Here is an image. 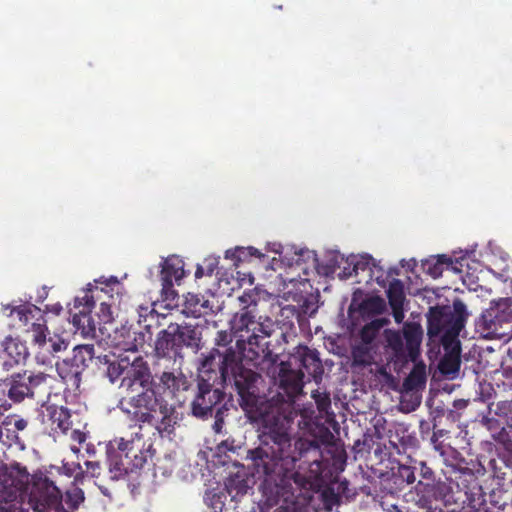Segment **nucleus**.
<instances>
[{
  "mask_svg": "<svg viewBox=\"0 0 512 512\" xmlns=\"http://www.w3.org/2000/svg\"><path fill=\"white\" fill-rule=\"evenodd\" d=\"M114 345L119 348V353H114L112 358L104 356L105 374L111 383L120 381L119 407L136 421L152 423L163 401L150 388L152 376L148 363L138 353L135 344L114 342Z\"/></svg>",
  "mask_w": 512,
  "mask_h": 512,
  "instance_id": "obj_1",
  "label": "nucleus"
},
{
  "mask_svg": "<svg viewBox=\"0 0 512 512\" xmlns=\"http://www.w3.org/2000/svg\"><path fill=\"white\" fill-rule=\"evenodd\" d=\"M290 426L280 417L266 416L260 445L248 451L256 474L269 477L277 472L280 461H297V456L291 453Z\"/></svg>",
  "mask_w": 512,
  "mask_h": 512,
  "instance_id": "obj_2",
  "label": "nucleus"
},
{
  "mask_svg": "<svg viewBox=\"0 0 512 512\" xmlns=\"http://www.w3.org/2000/svg\"><path fill=\"white\" fill-rule=\"evenodd\" d=\"M467 317L466 305L460 299H455L452 307H430L427 313L428 335L430 337L440 336L443 345L446 346L448 342L457 339L465 326Z\"/></svg>",
  "mask_w": 512,
  "mask_h": 512,
  "instance_id": "obj_3",
  "label": "nucleus"
},
{
  "mask_svg": "<svg viewBox=\"0 0 512 512\" xmlns=\"http://www.w3.org/2000/svg\"><path fill=\"white\" fill-rule=\"evenodd\" d=\"M142 448L140 437L111 440L107 449L111 478L119 479L129 472L141 468L146 462V455Z\"/></svg>",
  "mask_w": 512,
  "mask_h": 512,
  "instance_id": "obj_4",
  "label": "nucleus"
},
{
  "mask_svg": "<svg viewBox=\"0 0 512 512\" xmlns=\"http://www.w3.org/2000/svg\"><path fill=\"white\" fill-rule=\"evenodd\" d=\"M291 362L281 363L279 372L280 386L285 390L287 396L278 393L269 400L270 407L273 409L269 417H280L285 423L291 425L295 411V397L303 392L302 370L292 369Z\"/></svg>",
  "mask_w": 512,
  "mask_h": 512,
  "instance_id": "obj_5",
  "label": "nucleus"
},
{
  "mask_svg": "<svg viewBox=\"0 0 512 512\" xmlns=\"http://www.w3.org/2000/svg\"><path fill=\"white\" fill-rule=\"evenodd\" d=\"M486 338L510 339L512 337V306L510 299L492 301L482 313L478 323Z\"/></svg>",
  "mask_w": 512,
  "mask_h": 512,
  "instance_id": "obj_6",
  "label": "nucleus"
},
{
  "mask_svg": "<svg viewBox=\"0 0 512 512\" xmlns=\"http://www.w3.org/2000/svg\"><path fill=\"white\" fill-rule=\"evenodd\" d=\"M28 504L34 512L58 510L62 502L61 491L43 474H33L27 486Z\"/></svg>",
  "mask_w": 512,
  "mask_h": 512,
  "instance_id": "obj_7",
  "label": "nucleus"
},
{
  "mask_svg": "<svg viewBox=\"0 0 512 512\" xmlns=\"http://www.w3.org/2000/svg\"><path fill=\"white\" fill-rule=\"evenodd\" d=\"M259 380V374L246 368L238 370L230 376V379H227L229 382L233 381L236 391L241 398L240 405L248 411H253L254 409L258 410V405L262 404V399L259 396V390L257 388ZM259 414L269 415V412L259 408Z\"/></svg>",
  "mask_w": 512,
  "mask_h": 512,
  "instance_id": "obj_8",
  "label": "nucleus"
},
{
  "mask_svg": "<svg viewBox=\"0 0 512 512\" xmlns=\"http://www.w3.org/2000/svg\"><path fill=\"white\" fill-rule=\"evenodd\" d=\"M31 476L25 467L19 464L4 466L0 469V503H10L17 499L21 491L27 492Z\"/></svg>",
  "mask_w": 512,
  "mask_h": 512,
  "instance_id": "obj_9",
  "label": "nucleus"
},
{
  "mask_svg": "<svg viewBox=\"0 0 512 512\" xmlns=\"http://www.w3.org/2000/svg\"><path fill=\"white\" fill-rule=\"evenodd\" d=\"M223 398L219 389H213L212 385L205 379L198 381V394L191 404L192 414L199 418L212 415L213 407Z\"/></svg>",
  "mask_w": 512,
  "mask_h": 512,
  "instance_id": "obj_10",
  "label": "nucleus"
},
{
  "mask_svg": "<svg viewBox=\"0 0 512 512\" xmlns=\"http://www.w3.org/2000/svg\"><path fill=\"white\" fill-rule=\"evenodd\" d=\"M232 328L236 332L255 333L260 332L264 335H271V321L261 322L256 320V310L243 307L232 319Z\"/></svg>",
  "mask_w": 512,
  "mask_h": 512,
  "instance_id": "obj_11",
  "label": "nucleus"
},
{
  "mask_svg": "<svg viewBox=\"0 0 512 512\" xmlns=\"http://www.w3.org/2000/svg\"><path fill=\"white\" fill-rule=\"evenodd\" d=\"M2 348L0 352V369L8 370L14 365L23 362L28 356L25 344L18 338L6 337L2 342Z\"/></svg>",
  "mask_w": 512,
  "mask_h": 512,
  "instance_id": "obj_12",
  "label": "nucleus"
},
{
  "mask_svg": "<svg viewBox=\"0 0 512 512\" xmlns=\"http://www.w3.org/2000/svg\"><path fill=\"white\" fill-rule=\"evenodd\" d=\"M289 362L303 368L315 379L320 378L323 373L322 364L317 351L309 349L306 346H298Z\"/></svg>",
  "mask_w": 512,
  "mask_h": 512,
  "instance_id": "obj_13",
  "label": "nucleus"
},
{
  "mask_svg": "<svg viewBox=\"0 0 512 512\" xmlns=\"http://www.w3.org/2000/svg\"><path fill=\"white\" fill-rule=\"evenodd\" d=\"M333 267L341 268L344 263H348L349 267L343 266V273L339 274L340 277L348 278L353 274H357L358 270L369 269L373 272V268L381 269L378 267L377 262L370 255H360L358 257L352 256L350 259H345L343 255H335L333 258Z\"/></svg>",
  "mask_w": 512,
  "mask_h": 512,
  "instance_id": "obj_14",
  "label": "nucleus"
},
{
  "mask_svg": "<svg viewBox=\"0 0 512 512\" xmlns=\"http://www.w3.org/2000/svg\"><path fill=\"white\" fill-rule=\"evenodd\" d=\"M464 257H452L445 254L431 256L430 258L423 261V266L427 274L433 278L442 276L444 270H452L454 272H461L462 265L461 260Z\"/></svg>",
  "mask_w": 512,
  "mask_h": 512,
  "instance_id": "obj_15",
  "label": "nucleus"
},
{
  "mask_svg": "<svg viewBox=\"0 0 512 512\" xmlns=\"http://www.w3.org/2000/svg\"><path fill=\"white\" fill-rule=\"evenodd\" d=\"M29 379L30 398L35 399L39 404H44L53 392L56 379L45 373H29Z\"/></svg>",
  "mask_w": 512,
  "mask_h": 512,
  "instance_id": "obj_16",
  "label": "nucleus"
},
{
  "mask_svg": "<svg viewBox=\"0 0 512 512\" xmlns=\"http://www.w3.org/2000/svg\"><path fill=\"white\" fill-rule=\"evenodd\" d=\"M182 260L171 257L164 261L161 270L162 290L168 294L174 283H178L184 276Z\"/></svg>",
  "mask_w": 512,
  "mask_h": 512,
  "instance_id": "obj_17",
  "label": "nucleus"
},
{
  "mask_svg": "<svg viewBox=\"0 0 512 512\" xmlns=\"http://www.w3.org/2000/svg\"><path fill=\"white\" fill-rule=\"evenodd\" d=\"M444 347L447 352L440 361L439 369L442 374L454 378L458 374L461 364L459 341L452 340Z\"/></svg>",
  "mask_w": 512,
  "mask_h": 512,
  "instance_id": "obj_18",
  "label": "nucleus"
},
{
  "mask_svg": "<svg viewBox=\"0 0 512 512\" xmlns=\"http://www.w3.org/2000/svg\"><path fill=\"white\" fill-rule=\"evenodd\" d=\"M403 333L406 342L405 349L407 352V358L416 362L423 334L421 326L416 323H406Z\"/></svg>",
  "mask_w": 512,
  "mask_h": 512,
  "instance_id": "obj_19",
  "label": "nucleus"
},
{
  "mask_svg": "<svg viewBox=\"0 0 512 512\" xmlns=\"http://www.w3.org/2000/svg\"><path fill=\"white\" fill-rule=\"evenodd\" d=\"M295 411L296 414L293 416V418L298 414L301 417L297 424L299 430L304 431L311 437H317V430L324 432L325 435L331 434L328 428L324 427L323 425H319L316 421H314V410L311 405L304 406L299 410L295 409Z\"/></svg>",
  "mask_w": 512,
  "mask_h": 512,
  "instance_id": "obj_20",
  "label": "nucleus"
},
{
  "mask_svg": "<svg viewBox=\"0 0 512 512\" xmlns=\"http://www.w3.org/2000/svg\"><path fill=\"white\" fill-rule=\"evenodd\" d=\"M269 336L270 335H264L260 332L251 333L246 338H244V335H241L242 341L245 343L243 347L244 357L254 360L261 355H265L266 342H264V340Z\"/></svg>",
  "mask_w": 512,
  "mask_h": 512,
  "instance_id": "obj_21",
  "label": "nucleus"
},
{
  "mask_svg": "<svg viewBox=\"0 0 512 512\" xmlns=\"http://www.w3.org/2000/svg\"><path fill=\"white\" fill-rule=\"evenodd\" d=\"M30 379L29 373L14 375L10 381L8 396L14 402H21L25 398H30Z\"/></svg>",
  "mask_w": 512,
  "mask_h": 512,
  "instance_id": "obj_22",
  "label": "nucleus"
},
{
  "mask_svg": "<svg viewBox=\"0 0 512 512\" xmlns=\"http://www.w3.org/2000/svg\"><path fill=\"white\" fill-rule=\"evenodd\" d=\"M47 332L48 329L46 325L41 323H33L31 327V339L32 343L37 349V359H39L42 363H46V350H49L47 347Z\"/></svg>",
  "mask_w": 512,
  "mask_h": 512,
  "instance_id": "obj_23",
  "label": "nucleus"
},
{
  "mask_svg": "<svg viewBox=\"0 0 512 512\" xmlns=\"http://www.w3.org/2000/svg\"><path fill=\"white\" fill-rule=\"evenodd\" d=\"M160 383L172 393L188 387L187 378L181 372V366H176L173 371H165L161 374Z\"/></svg>",
  "mask_w": 512,
  "mask_h": 512,
  "instance_id": "obj_24",
  "label": "nucleus"
},
{
  "mask_svg": "<svg viewBox=\"0 0 512 512\" xmlns=\"http://www.w3.org/2000/svg\"><path fill=\"white\" fill-rule=\"evenodd\" d=\"M72 324L76 328V332H79L85 338H95L98 323L92 318L89 312H80L73 315Z\"/></svg>",
  "mask_w": 512,
  "mask_h": 512,
  "instance_id": "obj_25",
  "label": "nucleus"
},
{
  "mask_svg": "<svg viewBox=\"0 0 512 512\" xmlns=\"http://www.w3.org/2000/svg\"><path fill=\"white\" fill-rule=\"evenodd\" d=\"M154 353L159 360L172 359L174 366L180 367L182 365L183 356L179 349L172 347L167 343V340L161 339L159 336L155 340Z\"/></svg>",
  "mask_w": 512,
  "mask_h": 512,
  "instance_id": "obj_26",
  "label": "nucleus"
},
{
  "mask_svg": "<svg viewBox=\"0 0 512 512\" xmlns=\"http://www.w3.org/2000/svg\"><path fill=\"white\" fill-rule=\"evenodd\" d=\"M426 383V366L423 362L415 363L412 371L403 382V390L410 392L423 389Z\"/></svg>",
  "mask_w": 512,
  "mask_h": 512,
  "instance_id": "obj_27",
  "label": "nucleus"
},
{
  "mask_svg": "<svg viewBox=\"0 0 512 512\" xmlns=\"http://www.w3.org/2000/svg\"><path fill=\"white\" fill-rule=\"evenodd\" d=\"M310 257V251L304 249L294 250L293 252H286L285 255L280 258L272 259L271 268L273 270H277L281 266L293 267L300 266L303 262H305Z\"/></svg>",
  "mask_w": 512,
  "mask_h": 512,
  "instance_id": "obj_28",
  "label": "nucleus"
},
{
  "mask_svg": "<svg viewBox=\"0 0 512 512\" xmlns=\"http://www.w3.org/2000/svg\"><path fill=\"white\" fill-rule=\"evenodd\" d=\"M244 368L240 362L239 355L233 349H227L223 354L222 363L220 366L221 377L224 382L230 379V376L238 370Z\"/></svg>",
  "mask_w": 512,
  "mask_h": 512,
  "instance_id": "obj_29",
  "label": "nucleus"
},
{
  "mask_svg": "<svg viewBox=\"0 0 512 512\" xmlns=\"http://www.w3.org/2000/svg\"><path fill=\"white\" fill-rule=\"evenodd\" d=\"M375 348L360 342L356 343L352 348V365L366 367L374 361Z\"/></svg>",
  "mask_w": 512,
  "mask_h": 512,
  "instance_id": "obj_30",
  "label": "nucleus"
},
{
  "mask_svg": "<svg viewBox=\"0 0 512 512\" xmlns=\"http://www.w3.org/2000/svg\"><path fill=\"white\" fill-rule=\"evenodd\" d=\"M179 345L198 348L201 341V332L196 326L179 325L176 332Z\"/></svg>",
  "mask_w": 512,
  "mask_h": 512,
  "instance_id": "obj_31",
  "label": "nucleus"
},
{
  "mask_svg": "<svg viewBox=\"0 0 512 512\" xmlns=\"http://www.w3.org/2000/svg\"><path fill=\"white\" fill-rule=\"evenodd\" d=\"M157 418L152 421L159 422L157 424V429L160 433L166 432L171 433L174 425L176 424V417L173 416V410L166 403H162L157 412Z\"/></svg>",
  "mask_w": 512,
  "mask_h": 512,
  "instance_id": "obj_32",
  "label": "nucleus"
},
{
  "mask_svg": "<svg viewBox=\"0 0 512 512\" xmlns=\"http://www.w3.org/2000/svg\"><path fill=\"white\" fill-rule=\"evenodd\" d=\"M251 479L244 471L230 475L227 480L226 487L230 494L234 493L233 497L243 495L250 488Z\"/></svg>",
  "mask_w": 512,
  "mask_h": 512,
  "instance_id": "obj_33",
  "label": "nucleus"
},
{
  "mask_svg": "<svg viewBox=\"0 0 512 512\" xmlns=\"http://www.w3.org/2000/svg\"><path fill=\"white\" fill-rule=\"evenodd\" d=\"M57 371L63 381L71 386H79L81 369H78L69 360L65 359L61 363H57Z\"/></svg>",
  "mask_w": 512,
  "mask_h": 512,
  "instance_id": "obj_34",
  "label": "nucleus"
},
{
  "mask_svg": "<svg viewBox=\"0 0 512 512\" xmlns=\"http://www.w3.org/2000/svg\"><path fill=\"white\" fill-rule=\"evenodd\" d=\"M208 300L201 299L194 294H188L185 300L183 313L187 316L201 317L208 309Z\"/></svg>",
  "mask_w": 512,
  "mask_h": 512,
  "instance_id": "obj_35",
  "label": "nucleus"
},
{
  "mask_svg": "<svg viewBox=\"0 0 512 512\" xmlns=\"http://www.w3.org/2000/svg\"><path fill=\"white\" fill-rule=\"evenodd\" d=\"M387 347H389L397 358H407V352L403 342V337L398 331L387 329L384 332Z\"/></svg>",
  "mask_w": 512,
  "mask_h": 512,
  "instance_id": "obj_36",
  "label": "nucleus"
},
{
  "mask_svg": "<svg viewBox=\"0 0 512 512\" xmlns=\"http://www.w3.org/2000/svg\"><path fill=\"white\" fill-rule=\"evenodd\" d=\"M50 419L52 425L62 432H66L70 428V414L68 410L63 407L53 408L50 413Z\"/></svg>",
  "mask_w": 512,
  "mask_h": 512,
  "instance_id": "obj_37",
  "label": "nucleus"
},
{
  "mask_svg": "<svg viewBox=\"0 0 512 512\" xmlns=\"http://www.w3.org/2000/svg\"><path fill=\"white\" fill-rule=\"evenodd\" d=\"M94 357L93 345H77L73 349V364L80 369L81 366H86V362L92 360Z\"/></svg>",
  "mask_w": 512,
  "mask_h": 512,
  "instance_id": "obj_38",
  "label": "nucleus"
},
{
  "mask_svg": "<svg viewBox=\"0 0 512 512\" xmlns=\"http://www.w3.org/2000/svg\"><path fill=\"white\" fill-rule=\"evenodd\" d=\"M387 296L391 307L404 305L405 295L403 284L400 280L394 279L393 281L390 282L387 290Z\"/></svg>",
  "mask_w": 512,
  "mask_h": 512,
  "instance_id": "obj_39",
  "label": "nucleus"
},
{
  "mask_svg": "<svg viewBox=\"0 0 512 512\" xmlns=\"http://www.w3.org/2000/svg\"><path fill=\"white\" fill-rule=\"evenodd\" d=\"M47 347L49 350H46V362L50 360V356H54L55 354L66 350L68 348V343L60 336L54 335L48 338Z\"/></svg>",
  "mask_w": 512,
  "mask_h": 512,
  "instance_id": "obj_40",
  "label": "nucleus"
},
{
  "mask_svg": "<svg viewBox=\"0 0 512 512\" xmlns=\"http://www.w3.org/2000/svg\"><path fill=\"white\" fill-rule=\"evenodd\" d=\"M178 331V324L177 323H171L167 326L166 329L161 330L157 336H159L161 339L167 340V343L170 344L174 348H178L179 342L176 332Z\"/></svg>",
  "mask_w": 512,
  "mask_h": 512,
  "instance_id": "obj_41",
  "label": "nucleus"
},
{
  "mask_svg": "<svg viewBox=\"0 0 512 512\" xmlns=\"http://www.w3.org/2000/svg\"><path fill=\"white\" fill-rule=\"evenodd\" d=\"M378 331L370 324H366L360 331V343L376 348L375 339Z\"/></svg>",
  "mask_w": 512,
  "mask_h": 512,
  "instance_id": "obj_42",
  "label": "nucleus"
},
{
  "mask_svg": "<svg viewBox=\"0 0 512 512\" xmlns=\"http://www.w3.org/2000/svg\"><path fill=\"white\" fill-rule=\"evenodd\" d=\"M312 398L315 400L319 412H328V409L330 408L331 405V400L328 393L315 390L312 392Z\"/></svg>",
  "mask_w": 512,
  "mask_h": 512,
  "instance_id": "obj_43",
  "label": "nucleus"
},
{
  "mask_svg": "<svg viewBox=\"0 0 512 512\" xmlns=\"http://www.w3.org/2000/svg\"><path fill=\"white\" fill-rule=\"evenodd\" d=\"M244 247H236L235 249H230L225 252V258L230 259L234 262L235 266L245 260L244 256Z\"/></svg>",
  "mask_w": 512,
  "mask_h": 512,
  "instance_id": "obj_44",
  "label": "nucleus"
},
{
  "mask_svg": "<svg viewBox=\"0 0 512 512\" xmlns=\"http://www.w3.org/2000/svg\"><path fill=\"white\" fill-rule=\"evenodd\" d=\"M228 409L225 407V406H222L221 408H219L215 414V422H214V425H213V429L216 433H220L222 431V427H223V424H224V413L227 411Z\"/></svg>",
  "mask_w": 512,
  "mask_h": 512,
  "instance_id": "obj_45",
  "label": "nucleus"
},
{
  "mask_svg": "<svg viewBox=\"0 0 512 512\" xmlns=\"http://www.w3.org/2000/svg\"><path fill=\"white\" fill-rule=\"evenodd\" d=\"M308 451L307 439L299 438L295 441L294 449L291 448V453L297 456V460L301 457L303 452Z\"/></svg>",
  "mask_w": 512,
  "mask_h": 512,
  "instance_id": "obj_46",
  "label": "nucleus"
},
{
  "mask_svg": "<svg viewBox=\"0 0 512 512\" xmlns=\"http://www.w3.org/2000/svg\"><path fill=\"white\" fill-rule=\"evenodd\" d=\"M68 498L72 501L73 506L76 507L79 503L84 500L82 490L75 488L73 491L67 492Z\"/></svg>",
  "mask_w": 512,
  "mask_h": 512,
  "instance_id": "obj_47",
  "label": "nucleus"
},
{
  "mask_svg": "<svg viewBox=\"0 0 512 512\" xmlns=\"http://www.w3.org/2000/svg\"><path fill=\"white\" fill-rule=\"evenodd\" d=\"M100 318L103 322L105 323H109L112 321V312L110 310V306L105 304V303H101L100 305Z\"/></svg>",
  "mask_w": 512,
  "mask_h": 512,
  "instance_id": "obj_48",
  "label": "nucleus"
},
{
  "mask_svg": "<svg viewBox=\"0 0 512 512\" xmlns=\"http://www.w3.org/2000/svg\"><path fill=\"white\" fill-rule=\"evenodd\" d=\"M238 299H239L240 303L244 305L243 307H249V309L256 310V301L251 294L245 293L242 296H240Z\"/></svg>",
  "mask_w": 512,
  "mask_h": 512,
  "instance_id": "obj_49",
  "label": "nucleus"
},
{
  "mask_svg": "<svg viewBox=\"0 0 512 512\" xmlns=\"http://www.w3.org/2000/svg\"><path fill=\"white\" fill-rule=\"evenodd\" d=\"M205 264L206 275L211 276L215 269L218 267L219 260L216 257H209L205 259Z\"/></svg>",
  "mask_w": 512,
  "mask_h": 512,
  "instance_id": "obj_50",
  "label": "nucleus"
},
{
  "mask_svg": "<svg viewBox=\"0 0 512 512\" xmlns=\"http://www.w3.org/2000/svg\"><path fill=\"white\" fill-rule=\"evenodd\" d=\"M400 472H401L402 477L405 478V480L408 484H412L415 482L416 477H415L414 471L410 467H408V466L401 467Z\"/></svg>",
  "mask_w": 512,
  "mask_h": 512,
  "instance_id": "obj_51",
  "label": "nucleus"
},
{
  "mask_svg": "<svg viewBox=\"0 0 512 512\" xmlns=\"http://www.w3.org/2000/svg\"><path fill=\"white\" fill-rule=\"evenodd\" d=\"M323 497H324L325 504L328 507V510H331V507L338 503L337 495L335 493H333L332 491H325L323 493Z\"/></svg>",
  "mask_w": 512,
  "mask_h": 512,
  "instance_id": "obj_52",
  "label": "nucleus"
},
{
  "mask_svg": "<svg viewBox=\"0 0 512 512\" xmlns=\"http://www.w3.org/2000/svg\"><path fill=\"white\" fill-rule=\"evenodd\" d=\"M232 341V336L230 333L226 331H220L218 332L217 338H216V344L219 346H225L228 343Z\"/></svg>",
  "mask_w": 512,
  "mask_h": 512,
  "instance_id": "obj_53",
  "label": "nucleus"
},
{
  "mask_svg": "<svg viewBox=\"0 0 512 512\" xmlns=\"http://www.w3.org/2000/svg\"><path fill=\"white\" fill-rule=\"evenodd\" d=\"M367 307H371L375 312L380 313L383 310L384 302L379 298H372L365 303Z\"/></svg>",
  "mask_w": 512,
  "mask_h": 512,
  "instance_id": "obj_54",
  "label": "nucleus"
},
{
  "mask_svg": "<svg viewBox=\"0 0 512 512\" xmlns=\"http://www.w3.org/2000/svg\"><path fill=\"white\" fill-rule=\"evenodd\" d=\"M12 313H17L21 321H28V314H31V309L24 306L16 307L12 310Z\"/></svg>",
  "mask_w": 512,
  "mask_h": 512,
  "instance_id": "obj_55",
  "label": "nucleus"
},
{
  "mask_svg": "<svg viewBox=\"0 0 512 512\" xmlns=\"http://www.w3.org/2000/svg\"><path fill=\"white\" fill-rule=\"evenodd\" d=\"M322 434H325L324 432H320L319 430H317V437H313L314 439L313 440H307V448L308 450L309 449H319L320 448V443L318 441V439L321 440V442H324L323 440V436Z\"/></svg>",
  "mask_w": 512,
  "mask_h": 512,
  "instance_id": "obj_56",
  "label": "nucleus"
},
{
  "mask_svg": "<svg viewBox=\"0 0 512 512\" xmlns=\"http://www.w3.org/2000/svg\"><path fill=\"white\" fill-rule=\"evenodd\" d=\"M393 317L397 323H401L404 319L403 305L392 306Z\"/></svg>",
  "mask_w": 512,
  "mask_h": 512,
  "instance_id": "obj_57",
  "label": "nucleus"
},
{
  "mask_svg": "<svg viewBox=\"0 0 512 512\" xmlns=\"http://www.w3.org/2000/svg\"><path fill=\"white\" fill-rule=\"evenodd\" d=\"M244 256H245V259L248 257V256H254V257H257V258H263L264 257V254L259 251L258 249L254 248V247H244Z\"/></svg>",
  "mask_w": 512,
  "mask_h": 512,
  "instance_id": "obj_58",
  "label": "nucleus"
},
{
  "mask_svg": "<svg viewBox=\"0 0 512 512\" xmlns=\"http://www.w3.org/2000/svg\"><path fill=\"white\" fill-rule=\"evenodd\" d=\"M377 375L382 377L386 382L393 381V376L387 371L385 366H381L377 369Z\"/></svg>",
  "mask_w": 512,
  "mask_h": 512,
  "instance_id": "obj_59",
  "label": "nucleus"
},
{
  "mask_svg": "<svg viewBox=\"0 0 512 512\" xmlns=\"http://www.w3.org/2000/svg\"><path fill=\"white\" fill-rule=\"evenodd\" d=\"M389 320L387 318H379L370 322V324L379 332V330L388 325Z\"/></svg>",
  "mask_w": 512,
  "mask_h": 512,
  "instance_id": "obj_60",
  "label": "nucleus"
},
{
  "mask_svg": "<svg viewBox=\"0 0 512 512\" xmlns=\"http://www.w3.org/2000/svg\"><path fill=\"white\" fill-rule=\"evenodd\" d=\"M71 437L74 441L78 442L79 444L83 443L86 440L85 433L79 430H74L71 434Z\"/></svg>",
  "mask_w": 512,
  "mask_h": 512,
  "instance_id": "obj_61",
  "label": "nucleus"
},
{
  "mask_svg": "<svg viewBox=\"0 0 512 512\" xmlns=\"http://www.w3.org/2000/svg\"><path fill=\"white\" fill-rule=\"evenodd\" d=\"M85 465L87 469L92 470V475H95V472L99 469V463L98 462H92V461H86Z\"/></svg>",
  "mask_w": 512,
  "mask_h": 512,
  "instance_id": "obj_62",
  "label": "nucleus"
},
{
  "mask_svg": "<svg viewBox=\"0 0 512 512\" xmlns=\"http://www.w3.org/2000/svg\"><path fill=\"white\" fill-rule=\"evenodd\" d=\"M14 426L17 430H24L27 427V421L24 419H18L15 421Z\"/></svg>",
  "mask_w": 512,
  "mask_h": 512,
  "instance_id": "obj_63",
  "label": "nucleus"
},
{
  "mask_svg": "<svg viewBox=\"0 0 512 512\" xmlns=\"http://www.w3.org/2000/svg\"><path fill=\"white\" fill-rule=\"evenodd\" d=\"M204 275H206V270H205V268H204L203 266H201V265H198V266H197V269H196V271H195V277H196V278H201V277H203Z\"/></svg>",
  "mask_w": 512,
  "mask_h": 512,
  "instance_id": "obj_64",
  "label": "nucleus"
}]
</instances>
